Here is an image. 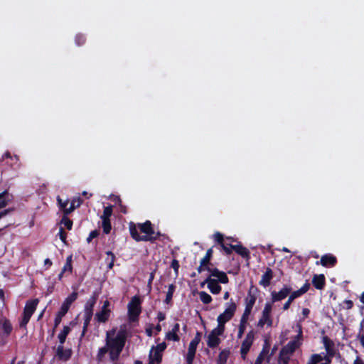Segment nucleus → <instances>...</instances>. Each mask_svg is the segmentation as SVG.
I'll use <instances>...</instances> for the list:
<instances>
[{
	"label": "nucleus",
	"mask_w": 364,
	"mask_h": 364,
	"mask_svg": "<svg viewBox=\"0 0 364 364\" xmlns=\"http://www.w3.org/2000/svg\"><path fill=\"white\" fill-rule=\"evenodd\" d=\"M309 288L310 284L309 282H306L299 289L296 290V291L299 294V296H301L309 291Z\"/></svg>",
	"instance_id": "obj_44"
},
{
	"label": "nucleus",
	"mask_w": 364,
	"mask_h": 364,
	"mask_svg": "<svg viewBox=\"0 0 364 364\" xmlns=\"http://www.w3.org/2000/svg\"><path fill=\"white\" fill-rule=\"evenodd\" d=\"M141 300L137 295L134 296L127 305L128 317L131 322L137 321L141 313Z\"/></svg>",
	"instance_id": "obj_5"
},
{
	"label": "nucleus",
	"mask_w": 364,
	"mask_h": 364,
	"mask_svg": "<svg viewBox=\"0 0 364 364\" xmlns=\"http://www.w3.org/2000/svg\"><path fill=\"white\" fill-rule=\"evenodd\" d=\"M110 314H111L110 309L102 308L100 311L96 313L95 319L99 323H105L109 320Z\"/></svg>",
	"instance_id": "obj_23"
},
{
	"label": "nucleus",
	"mask_w": 364,
	"mask_h": 364,
	"mask_svg": "<svg viewBox=\"0 0 364 364\" xmlns=\"http://www.w3.org/2000/svg\"><path fill=\"white\" fill-rule=\"evenodd\" d=\"M312 284L316 289H323L326 284L325 276L322 274H315L312 279Z\"/></svg>",
	"instance_id": "obj_22"
},
{
	"label": "nucleus",
	"mask_w": 364,
	"mask_h": 364,
	"mask_svg": "<svg viewBox=\"0 0 364 364\" xmlns=\"http://www.w3.org/2000/svg\"><path fill=\"white\" fill-rule=\"evenodd\" d=\"M2 328L4 333H6V335H9L12 331V326L9 321L6 320L3 323Z\"/></svg>",
	"instance_id": "obj_42"
},
{
	"label": "nucleus",
	"mask_w": 364,
	"mask_h": 364,
	"mask_svg": "<svg viewBox=\"0 0 364 364\" xmlns=\"http://www.w3.org/2000/svg\"><path fill=\"white\" fill-rule=\"evenodd\" d=\"M138 228L140 231L144 233V235H140L136 225L131 222L129 223V232L131 237L136 242L149 241L151 242H154L156 241V237L153 236L155 234V231L154 230L153 225L149 220H146L143 223H138Z\"/></svg>",
	"instance_id": "obj_2"
},
{
	"label": "nucleus",
	"mask_w": 364,
	"mask_h": 364,
	"mask_svg": "<svg viewBox=\"0 0 364 364\" xmlns=\"http://www.w3.org/2000/svg\"><path fill=\"white\" fill-rule=\"evenodd\" d=\"M77 296L78 294L75 291V289H74V291L72 292L67 298H65L59 311L55 315L54 319V328L58 326L62 321L63 317L65 316L68 313L70 306L77 299Z\"/></svg>",
	"instance_id": "obj_4"
},
{
	"label": "nucleus",
	"mask_w": 364,
	"mask_h": 364,
	"mask_svg": "<svg viewBox=\"0 0 364 364\" xmlns=\"http://www.w3.org/2000/svg\"><path fill=\"white\" fill-rule=\"evenodd\" d=\"M176 289V286L171 284L168 286V291L166 292V298L164 302L168 305H172L173 295Z\"/></svg>",
	"instance_id": "obj_27"
},
{
	"label": "nucleus",
	"mask_w": 364,
	"mask_h": 364,
	"mask_svg": "<svg viewBox=\"0 0 364 364\" xmlns=\"http://www.w3.org/2000/svg\"><path fill=\"white\" fill-rule=\"evenodd\" d=\"M290 360L289 355H284L279 353L278 358V364H288Z\"/></svg>",
	"instance_id": "obj_46"
},
{
	"label": "nucleus",
	"mask_w": 364,
	"mask_h": 364,
	"mask_svg": "<svg viewBox=\"0 0 364 364\" xmlns=\"http://www.w3.org/2000/svg\"><path fill=\"white\" fill-rule=\"evenodd\" d=\"M71 331V328L68 326H65L63 329L60 331V333L58 336V338L60 342V345H63L65 342L66 338L68 335Z\"/></svg>",
	"instance_id": "obj_29"
},
{
	"label": "nucleus",
	"mask_w": 364,
	"mask_h": 364,
	"mask_svg": "<svg viewBox=\"0 0 364 364\" xmlns=\"http://www.w3.org/2000/svg\"><path fill=\"white\" fill-rule=\"evenodd\" d=\"M57 202H58V206H59L60 210H63V209H64L65 208H68L67 206H68V205L69 203V200H68L63 201V200L60 198V196L57 197Z\"/></svg>",
	"instance_id": "obj_48"
},
{
	"label": "nucleus",
	"mask_w": 364,
	"mask_h": 364,
	"mask_svg": "<svg viewBox=\"0 0 364 364\" xmlns=\"http://www.w3.org/2000/svg\"><path fill=\"white\" fill-rule=\"evenodd\" d=\"M291 290L292 288L291 286L284 285L283 287L279 291H272V304L281 301L282 300L286 299L288 296V295L291 293Z\"/></svg>",
	"instance_id": "obj_12"
},
{
	"label": "nucleus",
	"mask_w": 364,
	"mask_h": 364,
	"mask_svg": "<svg viewBox=\"0 0 364 364\" xmlns=\"http://www.w3.org/2000/svg\"><path fill=\"white\" fill-rule=\"evenodd\" d=\"M117 200H118L119 205L120 206L121 212L126 214L127 213V208L121 204L122 200L120 199L119 197L117 198Z\"/></svg>",
	"instance_id": "obj_58"
},
{
	"label": "nucleus",
	"mask_w": 364,
	"mask_h": 364,
	"mask_svg": "<svg viewBox=\"0 0 364 364\" xmlns=\"http://www.w3.org/2000/svg\"><path fill=\"white\" fill-rule=\"evenodd\" d=\"M221 343V340L218 336L209 333L207 339V346L210 348L218 347Z\"/></svg>",
	"instance_id": "obj_25"
},
{
	"label": "nucleus",
	"mask_w": 364,
	"mask_h": 364,
	"mask_svg": "<svg viewBox=\"0 0 364 364\" xmlns=\"http://www.w3.org/2000/svg\"><path fill=\"white\" fill-rule=\"evenodd\" d=\"M82 199L80 197L73 198L70 201V208H73V211L82 204Z\"/></svg>",
	"instance_id": "obj_39"
},
{
	"label": "nucleus",
	"mask_w": 364,
	"mask_h": 364,
	"mask_svg": "<svg viewBox=\"0 0 364 364\" xmlns=\"http://www.w3.org/2000/svg\"><path fill=\"white\" fill-rule=\"evenodd\" d=\"M63 211V217H68V215L72 213L73 212V208H65L63 210H61Z\"/></svg>",
	"instance_id": "obj_57"
},
{
	"label": "nucleus",
	"mask_w": 364,
	"mask_h": 364,
	"mask_svg": "<svg viewBox=\"0 0 364 364\" xmlns=\"http://www.w3.org/2000/svg\"><path fill=\"white\" fill-rule=\"evenodd\" d=\"M167 345L165 342H162L158 344L156 347V351L162 353L163 351L166 350Z\"/></svg>",
	"instance_id": "obj_52"
},
{
	"label": "nucleus",
	"mask_w": 364,
	"mask_h": 364,
	"mask_svg": "<svg viewBox=\"0 0 364 364\" xmlns=\"http://www.w3.org/2000/svg\"><path fill=\"white\" fill-rule=\"evenodd\" d=\"M63 272H68L69 273H72L73 272V265L72 264H68V263H66L64 264L63 269Z\"/></svg>",
	"instance_id": "obj_55"
},
{
	"label": "nucleus",
	"mask_w": 364,
	"mask_h": 364,
	"mask_svg": "<svg viewBox=\"0 0 364 364\" xmlns=\"http://www.w3.org/2000/svg\"><path fill=\"white\" fill-rule=\"evenodd\" d=\"M353 364H364V360H363L360 357L358 356Z\"/></svg>",
	"instance_id": "obj_64"
},
{
	"label": "nucleus",
	"mask_w": 364,
	"mask_h": 364,
	"mask_svg": "<svg viewBox=\"0 0 364 364\" xmlns=\"http://www.w3.org/2000/svg\"><path fill=\"white\" fill-rule=\"evenodd\" d=\"M73 351L70 348L64 349L63 346L59 345L57 347L56 356L60 360L67 361L70 359Z\"/></svg>",
	"instance_id": "obj_16"
},
{
	"label": "nucleus",
	"mask_w": 364,
	"mask_h": 364,
	"mask_svg": "<svg viewBox=\"0 0 364 364\" xmlns=\"http://www.w3.org/2000/svg\"><path fill=\"white\" fill-rule=\"evenodd\" d=\"M162 361V353H160L155 350L154 355L151 354V352L149 356V363L148 364H160Z\"/></svg>",
	"instance_id": "obj_30"
},
{
	"label": "nucleus",
	"mask_w": 364,
	"mask_h": 364,
	"mask_svg": "<svg viewBox=\"0 0 364 364\" xmlns=\"http://www.w3.org/2000/svg\"><path fill=\"white\" fill-rule=\"evenodd\" d=\"M273 277L274 274L272 269L267 267L264 273L262 274L261 280L259 282V285L264 287H269Z\"/></svg>",
	"instance_id": "obj_17"
},
{
	"label": "nucleus",
	"mask_w": 364,
	"mask_h": 364,
	"mask_svg": "<svg viewBox=\"0 0 364 364\" xmlns=\"http://www.w3.org/2000/svg\"><path fill=\"white\" fill-rule=\"evenodd\" d=\"M212 277H210V275H209L205 279V282H207L208 289L213 294H219L222 289V287L219 284V283L221 282L219 281V278L215 279Z\"/></svg>",
	"instance_id": "obj_13"
},
{
	"label": "nucleus",
	"mask_w": 364,
	"mask_h": 364,
	"mask_svg": "<svg viewBox=\"0 0 364 364\" xmlns=\"http://www.w3.org/2000/svg\"><path fill=\"white\" fill-rule=\"evenodd\" d=\"M333 357V356H330L329 355H328L326 353V355L323 356V360H324L326 361V363H331Z\"/></svg>",
	"instance_id": "obj_62"
},
{
	"label": "nucleus",
	"mask_w": 364,
	"mask_h": 364,
	"mask_svg": "<svg viewBox=\"0 0 364 364\" xmlns=\"http://www.w3.org/2000/svg\"><path fill=\"white\" fill-rule=\"evenodd\" d=\"M12 210H13V209L9 208V209H6V210H4L3 211L0 212V219L2 218L3 217H4L5 215H6L8 213L11 212Z\"/></svg>",
	"instance_id": "obj_61"
},
{
	"label": "nucleus",
	"mask_w": 364,
	"mask_h": 364,
	"mask_svg": "<svg viewBox=\"0 0 364 364\" xmlns=\"http://www.w3.org/2000/svg\"><path fill=\"white\" fill-rule=\"evenodd\" d=\"M322 342L325 347L326 353L330 356H334L336 352L334 349L333 341L331 339H330L327 336H324L322 338Z\"/></svg>",
	"instance_id": "obj_21"
},
{
	"label": "nucleus",
	"mask_w": 364,
	"mask_h": 364,
	"mask_svg": "<svg viewBox=\"0 0 364 364\" xmlns=\"http://www.w3.org/2000/svg\"><path fill=\"white\" fill-rule=\"evenodd\" d=\"M230 354V351L228 349L221 350L217 359V364H226Z\"/></svg>",
	"instance_id": "obj_28"
},
{
	"label": "nucleus",
	"mask_w": 364,
	"mask_h": 364,
	"mask_svg": "<svg viewBox=\"0 0 364 364\" xmlns=\"http://www.w3.org/2000/svg\"><path fill=\"white\" fill-rule=\"evenodd\" d=\"M98 296L99 293L97 291H94L89 298V299L85 303L84 307V323L81 333V338L84 337L86 332L87 331L88 326L93 316V309L97 303Z\"/></svg>",
	"instance_id": "obj_3"
},
{
	"label": "nucleus",
	"mask_w": 364,
	"mask_h": 364,
	"mask_svg": "<svg viewBox=\"0 0 364 364\" xmlns=\"http://www.w3.org/2000/svg\"><path fill=\"white\" fill-rule=\"evenodd\" d=\"M180 330V325L178 323H176L171 331L167 332L165 336V338L168 341H173L176 342H178L180 341V336L178 335V333Z\"/></svg>",
	"instance_id": "obj_18"
},
{
	"label": "nucleus",
	"mask_w": 364,
	"mask_h": 364,
	"mask_svg": "<svg viewBox=\"0 0 364 364\" xmlns=\"http://www.w3.org/2000/svg\"><path fill=\"white\" fill-rule=\"evenodd\" d=\"M9 193L6 191L0 193V209L6 207L8 204L9 199L8 198Z\"/></svg>",
	"instance_id": "obj_36"
},
{
	"label": "nucleus",
	"mask_w": 364,
	"mask_h": 364,
	"mask_svg": "<svg viewBox=\"0 0 364 364\" xmlns=\"http://www.w3.org/2000/svg\"><path fill=\"white\" fill-rule=\"evenodd\" d=\"M216 328L219 331V332L223 335L225 330V323L218 321V326Z\"/></svg>",
	"instance_id": "obj_53"
},
{
	"label": "nucleus",
	"mask_w": 364,
	"mask_h": 364,
	"mask_svg": "<svg viewBox=\"0 0 364 364\" xmlns=\"http://www.w3.org/2000/svg\"><path fill=\"white\" fill-rule=\"evenodd\" d=\"M272 304L271 302H267L264 305V309L262 312V316L259 318L257 326L262 328L265 324L271 327L273 324V320L272 318Z\"/></svg>",
	"instance_id": "obj_9"
},
{
	"label": "nucleus",
	"mask_w": 364,
	"mask_h": 364,
	"mask_svg": "<svg viewBox=\"0 0 364 364\" xmlns=\"http://www.w3.org/2000/svg\"><path fill=\"white\" fill-rule=\"evenodd\" d=\"M337 264V258L331 254L323 255L319 261L316 262V265H322L325 267H333Z\"/></svg>",
	"instance_id": "obj_14"
},
{
	"label": "nucleus",
	"mask_w": 364,
	"mask_h": 364,
	"mask_svg": "<svg viewBox=\"0 0 364 364\" xmlns=\"http://www.w3.org/2000/svg\"><path fill=\"white\" fill-rule=\"evenodd\" d=\"M166 318V314L161 311H159L157 314V319L159 322L163 321Z\"/></svg>",
	"instance_id": "obj_59"
},
{
	"label": "nucleus",
	"mask_w": 364,
	"mask_h": 364,
	"mask_svg": "<svg viewBox=\"0 0 364 364\" xmlns=\"http://www.w3.org/2000/svg\"><path fill=\"white\" fill-rule=\"evenodd\" d=\"M215 242L220 246L223 243H224V237L223 235L220 232H216L213 235Z\"/></svg>",
	"instance_id": "obj_47"
},
{
	"label": "nucleus",
	"mask_w": 364,
	"mask_h": 364,
	"mask_svg": "<svg viewBox=\"0 0 364 364\" xmlns=\"http://www.w3.org/2000/svg\"><path fill=\"white\" fill-rule=\"evenodd\" d=\"M247 324L240 323L238 327V333H237V338H241L245 333L246 329Z\"/></svg>",
	"instance_id": "obj_50"
},
{
	"label": "nucleus",
	"mask_w": 364,
	"mask_h": 364,
	"mask_svg": "<svg viewBox=\"0 0 364 364\" xmlns=\"http://www.w3.org/2000/svg\"><path fill=\"white\" fill-rule=\"evenodd\" d=\"M252 291V287L249 289L247 296L245 299V309H247V310L251 311L257 300V296L255 294H253Z\"/></svg>",
	"instance_id": "obj_19"
},
{
	"label": "nucleus",
	"mask_w": 364,
	"mask_h": 364,
	"mask_svg": "<svg viewBox=\"0 0 364 364\" xmlns=\"http://www.w3.org/2000/svg\"><path fill=\"white\" fill-rule=\"evenodd\" d=\"M112 214V205H109L104 208L103 214L101 218L110 219Z\"/></svg>",
	"instance_id": "obj_40"
},
{
	"label": "nucleus",
	"mask_w": 364,
	"mask_h": 364,
	"mask_svg": "<svg viewBox=\"0 0 364 364\" xmlns=\"http://www.w3.org/2000/svg\"><path fill=\"white\" fill-rule=\"evenodd\" d=\"M146 333L149 337H151L153 336V330L151 326L146 328Z\"/></svg>",
	"instance_id": "obj_63"
},
{
	"label": "nucleus",
	"mask_w": 364,
	"mask_h": 364,
	"mask_svg": "<svg viewBox=\"0 0 364 364\" xmlns=\"http://www.w3.org/2000/svg\"><path fill=\"white\" fill-rule=\"evenodd\" d=\"M220 247H222V249L224 250L225 253L227 255H230V254H232V250H234V248H235L234 245H232L230 243H227L226 242H224V243H223L220 245Z\"/></svg>",
	"instance_id": "obj_38"
},
{
	"label": "nucleus",
	"mask_w": 364,
	"mask_h": 364,
	"mask_svg": "<svg viewBox=\"0 0 364 364\" xmlns=\"http://www.w3.org/2000/svg\"><path fill=\"white\" fill-rule=\"evenodd\" d=\"M60 240L65 245H67V233L64 230V228L60 227L58 232Z\"/></svg>",
	"instance_id": "obj_45"
},
{
	"label": "nucleus",
	"mask_w": 364,
	"mask_h": 364,
	"mask_svg": "<svg viewBox=\"0 0 364 364\" xmlns=\"http://www.w3.org/2000/svg\"><path fill=\"white\" fill-rule=\"evenodd\" d=\"M100 232L97 230H92L90 232L89 236L87 238V242L90 243L92 239L97 237Z\"/></svg>",
	"instance_id": "obj_51"
},
{
	"label": "nucleus",
	"mask_w": 364,
	"mask_h": 364,
	"mask_svg": "<svg viewBox=\"0 0 364 364\" xmlns=\"http://www.w3.org/2000/svg\"><path fill=\"white\" fill-rule=\"evenodd\" d=\"M234 250L235 251V252L237 254L240 255L242 257L245 259L247 261H248L250 259V253L249 250L247 247H245L241 245H235Z\"/></svg>",
	"instance_id": "obj_24"
},
{
	"label": "nucleus",
	"mask_w": 364,
	"mask_h": 364,
	"mask_svg": "<svg viewBox=\"0 0 364 364\" xmlns=\"http://www.w3.org/2000/svg\"><path fill=\"white\" fill-rule=\"evenodd\" d=\"M299 343L296 340L290 341L286 346H284L280 350L279 353L284 355H289L294 353L298 348Z\"/></svg>",
	"instance_id": "obj_15"
},
{
	"label": "nucleus",
	"mask_w": 364,
	"mask_h": 364,
	"mask_svg": "<svg viewBox=\"0 0 364 364\" xmlns=\"http://www.w3.org/2000/svg\"><path fill=\"white\" fill-rule=\"evenodd\" d=\"M343 304L346 305L344 308L347 310L351 309L353 306V302L351 300L346 299Z\"/></svg>",
	"instance_id": "obj_56"
},
{
	"label": "nucleus",
	"mask_w": 364,
	"mask_h": 364,
	"mask_svg": "<svg viewBox=\"0 0 364 364\" xmlns=\"http://www.w3.org/2000/svg\"><path fill=\"white\" fill-rule=\"evenodd\" d=\"M216 328L219 331V332L223 335L225 330V323L218 321V326Z\"/></svg>",
	"instance_id": "obj_54"
},
{
	"label": "nucleus",
	"mask_w": 364,
	"mask_h": 364,
	"mask_svg": "<svg viewBox=\"0 0 364 364\" xmlns=\"http://www.w3.org/2000/svg\"><path fill=\"white\" fill-rule=\"evenodd\" d=\"M127 338L125 328H120L116 333V328L106 332L105 345L97 350L95 360L97 363H103L108 354L109 361H117L124 348Z\"/></svg>",
	"instance_id": "obj_1"
},
{
	"label": "nucleus",
	"mask_w": 364,
	"mask_h": 364,
	"mask_svg": "<svg viewBox=\"0 0 364 364\" xmlns=\"http://www.w3.org/2000/svg\"><path fill=\"white\" fill-rule=\"evenodd\" d=\"M102 227L103 232L106 235L109 234L112 230L110 219L102 218Z\"/></svg>",
	"instance_id": "obj_34"
},
{
	"label": "nucleus",
	"mask_w": 364,
	"mask_h": 364,
	"mask_svg": "<svg viewBox=\"0 0 364 364\" xmlns=\"http://www.w3.org/2000/svg\"><path fill=\"white\" fill-rule=\"evenodd\" d=\"M199 297L200 301L205 304H209L213 301L211 296L205 291H200Z\"/></svg>",
	"instance_id": "obj_35"
},
{
	"label": "nucleus",
	"mask_w": 364,
	"mask_h": 364,
	"mask_svg": "<svg viewBox=\"0 0 364 364\" xmlns=\"http://www.w3.org/2000/svg\"><path fill=\"white\" fill-rule=\"evenodd\" d=\"M202 333L197 331L193 339L190 342L186 360V364H193L195 358L197 346L201 341Z\"/></svg>",
	"instance_id": "obj_8"
},
{
	"label": "nucleus",
	"mask_w": 364,
	"mask_h": 364,
	"mask_svg": "<svg viewBox=\"0 0 364 364\" xmlns=\"http://www.w3.org/2000/svg\"><path fill=\"white\" fill-rule=\"evenodd\" d=\"M236 310L237 304L232 301V299H230V302L225 304V309L218 316L217 321L226 323L232 318Z\"/></svg>",
	"instance_id": "obj_10"
},
{
	"label": "nucleus",
	"mask_w": 364,
	"mask_h": 364,
	"mask_svg": "<svg viewBox=\"0 0 364 364\" xmlns=\"http://www.w3.org/2000/svg\"><path fill=\"white\" fill-rule=\"evenodd\" d=\"M39 301L38 299L28 300L25 305L23 313V318L20 321V327L25 328L29 322L32 315L35 312Z\"/></svg>",
	"instance_id": "obj_6"
},
{
	"label": "nucleus",
	"mask_w": 364,
	"mask_h": 364,
	"mask_svg": "<svg viewBox=\"0 0 364 364\" xmlns=\"http://www.w3.org/2000/svg\"><path fill=\"white\" fill-rule=\"evenodd\" d=\"M254 340L255 332L252 330H251L247 333L245 338L244 339L241 345L240 355L242 360H245L246 359L247 355L253 344Z\"/></svg>",
	"instance_id": "obj_11"
},
{
	"label": "nucleus",
	"mask_w": 364,
	"mask_h": 364,
	"mask_svg": "<svg viewBox=\"0 0 364 364\" xmlns=\"http://www.w3.org/2000/svg\"><path fill=\"white\" fill-rule=\"evenodd\" d=\"M207 270L209 272L210 277L219 278V281L221 284H228L229 282V278L225 272L219 270L217 267H211L207 264H202V262H200V265L197 268L198 273Z\"/></svg>",
	"instance_id": "obj_7"
},
{
	"label": "nucleus",
	"mask_w": 364,
	"mask_h": 364,
	"mask_svg": "<svg viewBox=\"0 0 364 364\" xmlns=\"http://www.w3.org/2000/svg\"><path fill=\"white\" fill-rule=\"evenodd\" d=\"M106 255H107V257L106 258L107 268L109 269H112L114 267V263L116 257L112 251L106 252Z\"/></svg>",
	"instance_id": "obj_32"
},
{
	"label": "nucleus",
	"mask_w": 364,
	"mask_h": 364,
	"mask_svg": "<svg viewBox=\"0 0 364 364\" xmlns=\"http://www.w3.org/2000/svg\"><path fill=\"white\" fill-rule=\"evenodd\" d=\"M310 310L307 308H304L302 309V315H303V319L307 318L309 316Z\"/></svg>",
	"instance_id": "obj_60"
},
{
	"label": "nucleus",
	"mask_w": 364,
	"mask_h": 364,
	"mask_svg": "<svg viewBox=\"0 0 364 364\" xmlns=\"http://www.w3.org/2000/svg\"><path fill=\"white\" fill-rule=\"evenodd\" d=\"M60 223L61 225L64 226L63 228H65L68 230H72L73 223L68 217H63Z\"/></svg>",
	"instance_id": "obj_37"
},
{
	"label": "nucleus",
	"mask_w": 364,
	"mask_h": 364,
	"mask_svg": "<svg viewBox=\"0 0 364 364\" xmlns=\"http://www.w3.org/2000/svg\"><path fill=\"white\" fill-rule=\"evenodd\" d=\"M75 41L77 46H80L85 44L86 38L83 34L78 33L75 36Z\"/></svg>",
	"instance_id": "obj_41"
},
{
	"label": "nucleus",
	"mask_w": 364,
	"mask_h": 364,
	"mask_svg": "<svg viewBox=\"0 0 364 364\" xmlns=\"http://www.w3.org/2000/svg\"><path fill=\"white\" fill-rule=\"evenodd\" d=\"M251 312L252 311L247 310V309H245L244 312H243V314H242V315L241 316L240 323L247 324L248 318H249V316H250Z\"/></svg>",
	"instance_id": "obj_43"
},
{
	"label": "nucleus",
	"mask_w": 364,
	"mask_h": 364,
	"mask_svg": "<svg viewBox=\"0 0 364 364\" xmlns=\"http://www.w3.org/2000/svg\"><path fill=\"white\" fill-rule=\"evenodd\" d=\"M171 267L173 269L175 274L177 276L178 274V269L180 267L179 262L176 259H173L171 264Z\"/></svg>",
	"instance_id": "obj_49"
},
{
	"label": "nucleus",
	"mask_w": 364,
	"mask_h": 364,
	"mask_svg": "<svg viewBox=\"0 0 364 364\" xmlns=\"http://www.w3.org/2000/svg\"><path fill=\"white\" fill-rule=\"evenodd\" d=\"M288 296H289V297H288L287 301L283 304V306H282V309L284 311L288 310L290 308L292 302L296 299L300 297V296H299V294L296 291H292V290Z\"/></svg>",
	"instance_id": "obj_26"
},
{
	"label": "nucleus",
	"mask_w": 364,
	"mask_h": 364,
	"mask_svg": "<svg viewBox=\"0 0 364 364\" xmlns=\"http://www.w3.org/2000/svg\"><path fill=\"white\" fill-rule=\"evenodd\" d=\"M213 251L212 247L207 250L204 257L200 259V262H202V264H207L210 267L212 265V264L210 263V261L213 257Z\"/></svg>",
	"instance_id": "obj_31"
},
{
	"label": "nucleus",
	"mask_w": 364,
	"mask_h": 364,
	"mask_svg": "<svg viewBox=\"0 0 364 364\" xmlns=\"http://www.w3.org/2000/svg\"><path fill=\"white\" fill-rule=\"evenodd\" d=\"M321 361H323L321 353H315L311 355L306 364H318Z\"/></svg>",
	"instance_id": "obj_33"
},
{
	"label": "nucleus",
	"mask_w": 364,
	"mask_h": 364,
	"mask_svg": "<svg viewBox=\"0 0 364 364\" xmlns=\"http://www.w3.org/2000/svg\"><path fill=\"white\" fill-rule=\"evenodd\" d=\"M269 348H270V344L269 343V341L267 339H265L262 349L261 352L259 353V355L257 356V358L255 362V364H262V362L264 360V358L269 353Z\"/></svg>",
	"instance_id": "obj_20"
}]
</instances>
